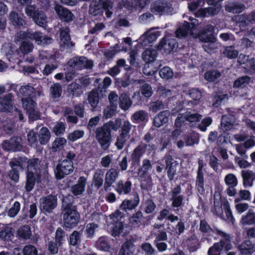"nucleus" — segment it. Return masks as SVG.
<instances>
[{"label":"nucleus","mask_w":255,"mask_h":255,"mask_svg":"<svg viewBox=\"0 0 255 255\" xmlns=\"http://www.w3.org/2000/svg\"><path fill=\"white\" fill-rule=\"evenodd\" d=\"M157 93L163 98L169 99L173 95V92L170 89L161 85L158 86Z\"/></svg>","instance_id":"nucleus-54"},{"label":"nucleus","mask_w":255,"mask_h":255,"mask_svg":"<svg viewBox=\"0 0 255 255\" xmlns=\"http://www.w3.org/2000/svg\"><path fill=\"white\" fill-rule=\"evenodd\" d=\"M13 235V229L10 227H5L0 231V238L3 241L10 240Z\"/></svg>","instance_id":"nucleus-51"},{"label":"nucleus","mask_w":255,"mask_h":255,"mask_svg":"<svg viewBox=\"0 0 255 255\" xmlns=\"http://www.w3.org/2000/svg\"><path fill=\"white\" fill-rule=\"evenodd\" d=\"M91 220L93 221L87 224L86 228V233L88 238H92L99 228L98 223L101 220V215L97 213H93L91 217Z\"/></svg>","instance_id":"nucleus-15"},{"label":"nucleus","mask_w":255,"mask_h":255,"mask_svg":"<svg viewBox=\"0 0 255 255\" xmlns=\"http://www.w3.org/2000/svg\"><path fill=\"white\" fill-rule=\"evenodd\" d=\"M211 6L200 9L197 13L199 16L205 17L213 16L219 12L221 9V5H211Z\"/></svg>","instance_id":"nucleus-30"},{"label":"nucleus","mask_w":255,"mask_h":255,"mask_svg":"<svg viewBox=\"0 0 255 255\" xmlns=\"http://www.w3.org/2000/svg\"><path fill=\"white\" fill-rule=\"evenodd\" d=\"M242 176L244 186L246 187H252L253 185V181L255 179V173L251 170L243 171Z\"/></svg>","instance_id":"nucleus-36"},{"label":"nucleus","mask_w":255,"mask_h":255,"mask_svg":"<svg viewBox=\"0 0 255 255\" xmlns=\"http://www.w3.org/2000/svg\"><path fill=\"white\" fill-rule=\"evenodd\" d=\"M251 78L247 76H242L235 81L233 87L236 88H244L249 84Z\"/></svg>","instance_id":"nucleus-49"},{"label":"nucleus","mask_w":255,"mask_h":255,"mask_svg":"<svg viewBox=\"0 0 255 255\" xmlns=\"http://www.w3.org/2000/svg\"><path fill=\"white\" fill-rule=\"evenodd\" d=\"M191 21H193L191 23L185 21L182 26L178 28L176 31V35L177 37H184L188 34L192 35V29L195 28L196 24L195 22L196 19L194 18L190 19Z\"/></svg>","instance_id":"nucleus-18"},{"label":"nucleus","mask_w":255,"mask_h":255,"mask_svg":"<svg viewBox=\"0 0 255 255\" xmlns=\"http://www.w3.org/2000/svg\"><path fill=\"white\" fill-rule=\"evenodd\" d=\"M132 104L129 96L126 93H123L119 96V106L123 111L128 110Z\"/></svg>","instance_id":"nucleus-35"},{"label":"nucleus","mask_w":255,"mask_h":255,"mask_svg":"<svg viewBox=\"0 0 255 255\" xmlns=\"http://www.w3.org/2000/svg\"><path fill=\"white\" fill-rule=\"evenodd\" d=\"M238 249L241 254L243 255H250L255 252L254 245L249 240L243 242L238 247Z\"/></svg>","instance_id":"nucleus-28"},{"label":"nucleus","mask_w":255,"mask_h":255,"mask_svg":"<svg viewBox=\"0 0 255 255\" xmlns=\"http://www.w3.org/2000/svg\"><path fill=\"white\" fill-rule=\"evenodd\" d=\"M67 91L69 94L75 96H78L82 93L81 86L76 83L70 84L67 87Z\"/></svg>","instance_id":"nucleus-56"},{"label":"nucleus","mask_w":255,"mask_h":255,"mask_svg":"<svg viewBox=\"0 0 255 255\" xmlns=\"http://www.w3.org/2000/svg\"><path fill=\"white\" fill-rule=\"evenodd\" d=\"M29 38L34 40L38 44H46L47 38L41 32H30L20 31L15 36L14 42H17Z\"/></svg>","instance_id":"nucleus-3"},{"label":"nucleus","mask_w":255,"mask_h":255,"mask_svg":"<svg viewBox=\"0 0 255 255\" xmlns=\"http://www.w3.org/2000/svg\"><path fill=\"white\" fill-rule=\"evenodd\" d=\"M68 65L76 69L91 68L93 65V61L85 57H74L68 62Z\"/></svg>","instance_id":"nucleus-10"},{"label":"nucleus","mask_w":255,"mask_h":255,"mask_svg":"<svg viewBox=\"0 0 255 255\" xmlns=\"http://www.w3.org/2000/svg\"><path fill=\"white\" fill-rule=\"evenodd\" d=\"M11 167V170L9 172V178L16 182L19 180V171L23 170V167L20 162L16 159H13L9 163Z\"/></svg>","instance_id":"nucleus-20"},{"label":"nucleus","mask_w":255,"mask_h":255,"mask_svg":"<svg viewBox=\"0 0 255 255\" xmlns=\"http://www.w3.org/2000/svg\"><path fill=\"white\" fill-rule=\"evenodd\" d=\"M87 179L85 177H80L77 183L71 187V191L75 195H80L85 191Z\"/></svg>","instance_id":"nucleus-31"},{"label":"nucleus","mask_w":255,"mask_h":255,"mask_svg":"<svg viewBox=\"0 0 255 255\" xmlns=\"http://www.w3.org/2000/svg\"><path fill=\"white\" fill-rule=\"evenodd\" d=\"M145 152L144 144H139L136 148H134L131 155L132 160L135 162L138 163L140 161V158Z\"/></svg>","instance_id":"nucleus-39"},{"label":"nucleus","mask_w":255,"mask_h":255,"mask_svg":"<svg viewBox=\"0 0 255 255\" xmlns=\"http://www.w3.org/2000/svg\"><path fill=\"white\" fill-rule=\"evenodd\" d=\"M103 10L99 0H93L89 7V13L94 16L101 15L103 13Z\"/></svg>","instance_id":"nucleus-38"},{"label":"nucleus","mask_w":255,"mask_h":255,"mask_svg":"<svg viewBox=\"0 0 255 255\" xmlns=\"http://www.w3.org/2000/svg\"><path fill=\"white\" fill-rule=\"evenodd\" d=\"M223 55L229 59H235L239 55L238 50L234 46H226L223 51Z\"/></svg>","instance_id":"nucleus-44"},{"label":"nucleus","mask_w":255,"mask_h":255,"mask_svg":"<svg viewBox=\"0 0 255 255\" xmlns=\"http://www.w3.org/2000/svg\"><path fill=\"white\" fill-rule=\"evenodd\" d=\"M151 168L152 165L150 161L148 159H144L142 162V166L138 170V176L141 178H144L148 171Z\"/></svg>","instance_id":"nucleus-40"},{"label":"nucleus","mask_w":255,"mask_h":255,"mask_svg":"<svg viewBox=\"0 0 255 255\" xmlns=\"http://www.w3.org/2000/svg\"><path fill=\"white\" fill-rule=\"evenodd\" d=\"M119 172L115 168L110 169L106 173L105 189L106 190L111 186L119 176Z\"/></svg>","instance_id":"nucleus-24"},{"label":"nucleus","mask_w":255,"mask_h":255,"mask_svg":"<svg viewBox=\"0 0 255 255\" xmlns=\"http://www.w3.org/2000/svg\"><path fill=\"white\" fill-rule=\"evenodd\" d=\"M68 28L65 27L60 29V45L63 49H71L74 44L71 41Z\"/></svg>","instance_id":"nucleus-19"},{"label":"nucleus","mask_w":255,"mask_h":255,"mask_svg":"<svg viewBox=\"0 0 255 255\" xmlns=\"http://www.w3.org/2000/svg\"><path fill=\"white\" fill-rule=\"evenodd\" d=\"M67 141L63 137H57L52 144V149L56 151L64 147L66 144Z\"/></svg>","instance_id":"nucleus-59"},{"label":"nucleus","mask_w":255,"mask_h":255,"mask_svg":"<svg viewBox=\"0 0 255 255\" xmlns=\"http://www.w3.org/2000/svg\"><path fill=\"white\" fill-rule=\"evenodd\" d=\"M74 170L73 161L64 159L59 164L55 170V174L57 179H61L64 176L72 173Z\"/></svg>","instance_id":"nucleus-6"},{"label":"nucleus","mask_w":255,"mask_h":255,"mask_svg":"<svg viewBox=\"0 0 255 255\" xmlns=\"http://www.w3.org/2000/svg\"><path fill=\"white\" fill-rule=\"evenodd\" d=\"M223 201L219 193H216L214 195V207L213 213L218 217H221L223 214Z\"/></svg>","instance_id":"nucleus-25"},{"label":"nucleus","mask_w":255,"mask_h":255,"mask_svg":"<svg viewBox=\"0 0 255 255\" xmlns=\"http://www.w3.org/2000/svg\"><path fill=\"white\" fill-rule=\"evenodd\" d=\"M130 136H126L122 134L117 137L116 142L115 143V146L118 150H121L124 148V146L127 141L129 138Z\"/></svg>","instance_id":"nucleus-63"},{"label":"nucleus","mask_w":255,"mask_h":255,"mask_svg":"<svg viewBox=\"0 0 255 255\" xmlns=\"http://www.w3.org/2000/svg\"><path fill=\"white\" fill-rule=\"evenodd\" d=\"M33 47L32 43L27 41H23L19 46V50L23 54H27L32 52Z\"/></svg>","instance_id":"nucleus-58"},{"label":"nucleus","mask_w":255,"mask_h":255,"mask_svg":"<svg viewBox=\"0 0 255 255\" xmlns=\"http://www.w3.org/2000/svg\"><path fill=\"white\" fill-rule=\"evenodd\" d=\"M169 115V112L167 111L159 113L154 118V125L157 128L162 126L168 122Z\"/></svg>","instance_id":"nucleus-33"},{"label":"nucleus","mask_w":255,"mask_h":255,"mask_svg":"<svg viewBox=\"0 0 255 255\" xmlns=\"http://www.w3.org/2000/svg\"><path fill=\"white\" fill-rule=\"evenodd\" d=\"M35 180L34 172H27L25 184V189L27 191L29 192L33 189L35 185Z\"/></svg>","instance_id":"nucleus-48"},{"label":"nucleus","mask_w":255,"mask_h":255,"mask_svg":"<svg viewBox=\"0 0 255 255\" xmlns=\"http://www.w3.org/2000/svg\"><path fill=\"white\" fill-rule=\"evenodd\" d=\"M104 172L101 169H98L93 176V182L95 187L98 189L100 188L103 184V176Z\"/></svg>","instance_id":"nucleus-45"},{"label":"nucleus","mask_w":255,"mask_h":255,"mask_svg":"<svg viewBox=\"0 0 255 255\" xmlns=\"http://www.w3.org/2000/svg\"><path fill=\"white\" fill-rule=\"evenodd\" d=\"M84 134L85 131L83 130H75L68 134L67 139L70 141L74 142L82 138L84 136Z\"/></svg>","instance_id":"nucleus-57"},{"label":"nucleus","mask_w":255,"mask_h":255,"mask_svg":"<svg viewBox=\"0 0 255 255\" xmlns=\"http://www.w3.org/2000/svg\"><path fill=\"white\" fill-rule=\"evenodd\" d=\"M235 122V118L232 115H224L221 119V127L225 131L229 130L232 128Z\"/></svg>","instance_id":"nucleus-32"},{"label":"nucleus","mask_w":255,"mask_h":255,"mask_svg":"<svg viewBox=\"0 0 255 255\" xmlns=\"http://www.w3.org/2000/svg\"><path fill=\"white\" fill-rule=\"evenodd\" d=\"M21 102L22 107L26 113L36 108V103L33 101V99L22 98Z\"/></svg>","instance_id":"nucleus-50"},{"label":"nucleus","mask_w":255,"mask_h":255,"mask_svg":"<svg viewBox=\"0 0 255 255\" xmlns=\"http://www.w3.org/2000/svg\"><path fill=\"white\" fill-rule=\"evenodd\" d=\"M225 8L227 12L237 13L241 12L244 9L245 6L240 3L227 1L225 3Z\"/></svg>","instance_id":"nucleus-27"},{"label":"nucleus","mask_w":255,"mask_h":255,"mask_svg":"<svg viewBox=\"0 0 255 255\" xmlns=\"http://www.w3.org/2000/svg\"><path fill=\"white\" fill-rule=\"evenodd\" d=\"M147 117V113L143 110L138 111L135 112L131 116V119L134 121L143 122Z\"/></svg>","instance_id":"nucleus-62"},{"label":"nucleus","mask_w":255,"mask_h":255,"mask_svg":"<svg viewBox=\"0 0 255 255\" xmlns=\"http://www.w3.org/2000/svg\"><path fill=\"white\" fill-rule=\"evenodd\" d=\"M139 198L138 195L135 193L134 195L133 200H125L120 205V209L127 212L134 209L139 204Z\"/></svg>","instance_id":"nucleus-26"},{"label":"nucleus","mask_w":255,"mask_h":255,"mask_svg":"<svg viewBox=\"0 0 255 255\" xmlns=\"http://www.w3.org/2000/svg\"><path fill=\"white\" fill-rule=\"evenodd\" d=\"M2 146L5 150H20L22 148L21 138L18 136L11 137L9 140L4 141Z\"/></svg>","instance_id":"nucleus-16"},{"label":"nucleus","mask_w":255,"mask_h":255,"mask_svg":"<svg viewBox=\"0 0 255 255\" xmlns=\"http://www.w3.org/2000/svg\"><path fill=\"white\" fill-rule=\"evenodd\" d=\"M156 38L157 34L156 32L149 30L142 34L139 38L138 41L142 46L145 47L150 45V44L156 40Z\"/></svg>","instance_id":"nucleus-23"},{"label":"nucleus","mask_w":255,"mask_h":255,"mask_svg":"<svg viewBox=\"0 0 255 255\" xmlns=\"http://www.w3.org/2000/svg\"><path fill=\"white\" fill-rule=\"evenodd\" d=\"M164 159L166 164V169L167 170L168 177L170 180H172L176 174L178 163L169 154L166 155Z\"/></svg>","instance_id":"nucleus-17"},{"label":"nucleus","mask_w":255,"mask_h":255,"mask_svg":"<svg viewBox=\"0 0 255 255\" xmlns=\"http://www.w3.org/2000/svg\"><path fill=\"white\" fill-rule=\"evenodd\" d=\"M40 168V161L38 158L29 159L27 161V172H34L38 177L40 175L38 171Z\"/></svg>","instance_id":"nucleus-34"},{"label":"nucleus","mask_w":255,"mask_h":255,"mask_svg":"<svg viewBox=\"0 0 255 255\" xmlns=\"http://www.w3.org/2000/svg\"><path fill=\"white\" fill-rule=\"evenodd\" d=\"M159 74L161 78L165 80L171 79L173 76V71L167 66L161 68L159 70Z\"/></svg>","instance_id":"nucleus-60"},{"label":"nucleus","mask_w":255,"mask_h":255,"mask_svg":"<svg viewBox=\"0 0 255 255\" xmlns=\"http://www.w3.org/2000/svg\"><path fill=\"white\" fill-rule=\"evenodd\" d=\"M215 230L222 239L219 242L214 243L209 249L207 252L208 255H221L220 251L223 249L228 251L233 248L231 244V237L230 235L217 228H215Z\"/></svg>","instance_id":"nucleus-1"},{"label":"nucleus","mask_w":255,"mask_h":255,"mask_svg":"<svg viewBox=\"0 0 255 255\" xmlns=\"http://www.w3.org/2000/svg\"><path fill=\"white\" fill-rule=\"evenodd\" d=\"M13 97L11 93L0 97V111L11 112L14 109Z\"/></svg>","instance_id":"nucleus-14"},{"label":"nucleus","mask_w":255,"mask_h":255,"mask_svg":"<svg viewBox=\"0 0 255 255\" xmlns=\"http://www.w3.org/2000/svg\"><path fill=\"white\" fill-rule=\"evenodd\" d=\"M63 222L67 228L75 227L79 219V214L72 204L68 203L65 200L63 201Z\"/></svg>","instance_id":"nucleus-2"},{"label":"nucleus","mask_w":255,"mask_h":255,"mask_svg":"<svg viewBox=\"0 0 255 255\" xmlns=\"http://www.w3.org/2000/svg\"><path fill=\"white\" fill-rule=\"evenodd\" d=\"M224 181L226 185L237 186L238 184L236 176L233 173L226 175L224 178Z\"/></svg>","instance_id":"nucleus-61"},{"label":"nucleus","mask_w":255,"mask_h":255,"mask_svg":"<svg viewBox=\"0 0 255 255\" xmlns=\"http://www.w3.org/2000/svg\"><path fill=\"white\" fill-rule=\"evenodd\" d=\"M33 20L39 26L44 28H45L47 26V16L42 11H39L37 12V14L35 18H34Z\"/></svg>","instance_id":"nucleus-52"},{"label":"nucleus","mask_w":255,"mask_h":255,"mask_svg":"<svg viewBox=\"0 0 255 255\" xmlns=\"http://www.w3.org/2000/svg\"><path fill=\"white\" fill-rule=\"evenodd\" d=\"M134 247L130 242L124 243L119 251L118 255H134Z\"/></svg>","instance_id":"nucleus-42"},{"label":"nucleus","mask_w":255,"mask_h":255,"mask_svg":"<svg viewBox=\"0 0 255 255\" xmlns=\"http://www.w3.org/2000/svg\"><path fill=\"white\" fill-rule=\"evenodd\" d=\"M176 40L170 35H165L161 40L159 47L163 49L166 53H169L174 51L178 47Z\"/></svg>","instance_id":"nucleus-11"},{"label":"nucleus","mask_w":255,"mask_h":255,"mask_svg":"<svg viewBox=\"0 0 255 255\" xmlns=\"http://www.w3.org/2000/svg\"><path fill=\"white\" fill-rule=\"evenodd\" d=\"M118 106L108 105L103 110V117L106 119L115 116L118 112Z\"/></svg>","instance_id":"nucleus-47"},{"label":"nucleus","mask_w":255,"mask_h":255,"mask_svg":"<svg viewBox=\"0 0 255 255\" xmlns=\"http://www.w3.org/2000/svg\"><path fill=\"white\" fill-rule=\"evenodd\" d=\"M27 141L31 146L36 147L38 143L37 133L33 130L30 131L27 134Z\"/></svg>","instance_id":"nucleus-64"},{"label":"nucleus","mask_w":255,"mask_h":255,"mask_svg":"<svg viewBox=\"0 0 255 255\" xmlns=\"http://www.w3.org/2000/svg\"><path fill=\"white\" fill-rule=\"evenodd\" d=\"M9 17L10 21L15 26L20 27L25 24L23 18L15 11H11L9 13Z\"/></svg>","instance_id":"nucleus-41"},{"label":"nucleus","mask_w":255,"mask_h":255,"mask_svg":"<svg viewBox=\"0 0 255 255\" xmlns=\"http://www.w3.org/2000/svg\"><path fill=\"white\" fill-rule=\"evenodd\" d=\"M40 208L41 211V220L46 222L47 218L45 216L47 215L48 212V198L47 197L42 198L40 199Z\"/></svg>","instance_id":"nucleus-46"},{"label":"nucleus","mask_w":255,"mask_h":255,"mask_svg":"<svg viewBox=\"0 0 255 255\" xmlns=\"http://www.w3.org/2000/svg\"><path fill=\"white\" fill-rule=\"evenodd\" d=\"M17 235L20 238L29 239L32 235L30 226L25 225L20 227L17 231Z\"/></svg>","instance_id":"nucleus-43"},{"label":"nucleus","mask_w":255,"mask_h":255,"mask_svg":"<svg viewBox=\"0 0 255 255\" xmlns=\"http://www.w3.org/2000/svg\"><path fill=\"white\" fill-rule=\"evenodd\" d=\"M19 93L23 97V98H35L37 94L38 96L42 95L41 92L38 91H36L35 89L29 85L22 86L20 88Z\"/></svg>","instance_id":"nucleus-21"},{"label":"nucleus","mask_w":255,"mask_h":255,"mask_svg":"<svg viewBox=\"0 0 255 255\" xmlns=\"http://www.w3.org/2000/svg\"><path fill=\"white\" fill-rule=\"evenodd\" d=\"M214 26L211 25H207L198 34V38L200 40H202V38H208L213 35Z\"/></svg>","instance_id":"nucleus-53"},{"label":"nucleus","mask_w":255,"mask_h":255,"mask_svg":"<svg viewBox=\"0 0 255 255\" xmlns=\"http://www.w3.org/2000/svg\"><path fill=\"white\" fill-rule=\"evenodd\" d=\"M201 41L204 42L202 45L203 49L209 54L216 53L221 45L219 42L216 41L214 36L205 38H202Z\"/></svg>","instance_id":"nucleus-12"},{"label":"nucleus","mask_w":255,"mask_h":255,"mask_svg":"<svg viewBox=\"0 0 255 255\" xmlns=\"http://www.w3.org/2000/svg\"><path fill=\"white\" fill-rule=\"evenodd\" d=\"M157 55L156 50L153 49H147L142 53V59L147 63L143 69V72L144 74L152 75L156 71V70H149L148 69L150 67L149 63L154 61L157 57Z\"/></svg>","instance_id":"nucleus-7"},{"label":"nucleus","mask_w":255,"mask_h":255,"mask_svg":"<svg viewBox=\"0 0 255 255\" xmlns=\"http://www.w3.org/2000/svg\"><path fill=\"white\" fill-rule=\"evenodd\" d=\"M122 125L121 119H117L115 121H110L105 124L103 126L111 131V130L117 131L119 129Z\"/></svg>","instance_id":"nucleus-55"},{"label":"nucleus","mask_w":255,"mask_h":255,"mask_svg":"<svg viewBox=\"0 0 255 255\" xmlns=\"http://www.w3.org/2000/svg\"><path fill=\"white\" fill-rule=\"evenodd\" d=\"M150 10L155 14H165L171 13L173 7L170 3L165 0H157L150 5Z\"/></svg>","instance_id":"nucleus-5"},{"label":"nucleus","mask_w":255,"mask_h":255,"mask_svg":"<svg viewBox=\"0 0 255 255\" xmlns=\"http://www.w3.org/2000/svg\"><path fill=\"white\" fill-rule=\"evenodd\" d=\"M202 117V115L199 114L187 111L183 115H179L178 116L175 120V124L176 127H180L185 121L190 123L198 122Z\"/></svg>","instance_id":"nucleus-9"},{"label":"nucleus","mask_w":255,"mask_h":255,"mask_svg":"<svg viewBox=\"0 0 255 255\" xmlns=\"http://www.w3.org/2000/svg\"><path fill=\"white\" fill-rule=\"evenodd\" d=\"M181 188L180 185L173 188L170 193V200L172 202L171 207L173 208H178L181 206L183 204L184 197L181 195Z\"/></svg>","instance_id":"nucleus-13"},{"label":"nucleus","mask_w":255,"mask_h":255,"mask_svg":"<svg viewBox=\"0 0 255 255\" xmlns=\"http://www.w3.org/2000/svg\"><path fill=\"white\" fill-rule=\"evenodd\" d=\"M131 187V183L130 181H127L124 182L122 180H120L116 183L115 190L119 194H128L130 192Z\"/></svg>","instance_id":"nucleus-29"},{"label":"nucleus","mask_w":255,"mask_h":255,"mask_svg":"<svg viewBox=\"0 0 255 255\" xmlns=\"http://www.w3.org/2000/svg\"><path fill=\"white\" fill-rule=\"evenodd\" d=\"M125 215L120 210H117L114 213L112 214L110 217L115 225L111 227L112 235L117 236L122 232L123 229V225L122 219Z\"/></svg>","instance_id":"nucleus-8"},{"label":"nucleus","mask_w":255,"mask_h":255,"mask_svg":"<svg viewBox=\"0 0 255 255\" xmlns=\"http://www.w3.org/2000/svg\"><path fill=\"white\" fill-rule=\"evenodd\" d=\"M240 223L243 225H252L255 224V213L253 210H249L248 212L242 216Z\"/></svg>","instance_id":"nucleus-37"},{"label":"nucleus","mask_w":255,"mask_h":255,"mask_svg":"<svg viewBox=\"0 0 255 255\" xmlns=\"http://www.w3.org/2000/svg\"><path fill=\"white\" fill-rule=\"evenodd\" d=\"M54 9L61 20L69 22L73 19V14L68 9L58 4L55 5Z\"/></svg>","instance_id":"nucleus-22"},{"label":"nucleus","mask_w":255,"mask_h":255,"mask_svg":"<svg viewBox=\"0 0 255 255\" xmlns=\"http://www.w3.org/2000/svg\"><path fill=\"white\" fill-rule=\"evenodd\" d=\"M96 138L101 148L104 150L109 148L111 141V133L104 126L96 129Z\"/></svg>","instance_id":"nucleus-4"}]
</instances>
